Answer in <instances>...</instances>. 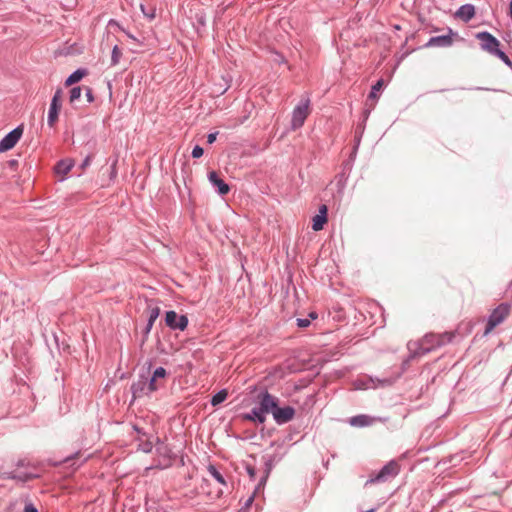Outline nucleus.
Segmentation results:
<instances>
[{"instance_id": "obj_1", "label": "nucleus", "mask_w": 512, "mask_h": 512, "mask_svg": "<svg viewBox=\"0 0 512 512\" xmlns=\"http://www.w3.org/2000/svg\"><path fill=\"white\" fill-rule=\"evenodd\" d=\"M257 398L258 405L254 407L249 413L244 414L243 418L258 423H264L266 421V415L269 413V410L274 408V396L268 391H263L258 395Z\"/></svg>"}, {"instance_id": "obj_2", "label": "nucleus", "mask_w": 512, "mask_h": 512, "mask_svg": "<svg viewBox=\"0 0 512 512\" xmlns=\"http://www.w3.org/2000/svg\"><path fill=\"white\" fill-rule=\"evenodd\" d=\"M454 338V333H427L418 343L417 354L425 355L437 348L450 343Z\"/></svg>"}, {"instance_id": "obj_3", "label": "nucleus", "mask_w": 512, "mask_h": 512, "mask_svg": "<svg viewBox=\"0 0 512 512\" xmlns=\"http://www.w3.org/2000/svg\"><path fill=\"white\" fill-rule=\"evenodd\" d=\"M476 39L480 41V47L482 50L489 54L501 59L507 66L511 67L512 62L506 53L499 49L500 41L494 37L491 33L483 31L476 34Z\"/></svg>"}, {"instance_id": "obj_4", "label": "nucleus", "mask_w": 512, "mask_h": 512, "mask_svg": "<svg viewBox=\"0 0 512 512\" xmlns=\"http://www.w3.org/2000/svg\"><path fill=\"white\" fill-rule=\"evenodd\" d=\"M400 472V465L397 461L391 460L384 465L376 474L371 475L366 485L373 483H383L395 478Z\"/></svg>"}, {"instance_id": "obj_5", "label": "nucleus", "mask_w": 512, "mask_h": 512, "mask_svg": "<svg viewBox=\"0 0 512 512\" xmlns=\"http://www.w3.org/2000/svg\"><path fill=\"white\" fill-rule=\"evenodd\" d=\"M511 305L509 303L499 304L489 315L484 334H489L495 327L500 325L510 314Z\"/></svg>"}, {"instance_id": "obj_6", "label": "nucleus", "mask_w": 512, "mask_h": 512, "mask_svg": "<svg viewBox=\"0 0 512 512\" xmlns=\"http://www.w3.org/2000/svg\"><path fill=\"white\" fill-rule=\"evenodd\" d=\"M5 478L14 479L21 482H26L28 480L39 477L38 472H36L35 467H30L29 464H26L24 460H20L17 463V468L9 473H5Z\"/></svg>"}, {"instance_id": "obj_7", "label": "nucleus", "mask_w": 512, "mask_h": 512, "mask_svg": "<svg viewBox=\"0 0 512 512\" xmlns=\"http://www.w3.org/2000/svg\"><path fill=\"white\" fill-rule=\"evenodd\" d=\"M310 113V99L307 97L306 99L301 100L293 109L292 118H291V129L297 130L304 125L305 120L307 119Z\"/></svg>"}, {"instance_id": "obj_8", "label": "nucleus", "mask_w": 512, "mask_h": 512, "mask_svg": "<svg viewBox=\"0 0 512 512\" xmlns=\"http://www.w3.org/2000/svg\"><path fill=\"white\" fill-rule=\"evenodd\" d=\"M275 405L274 408L269 410V413L272 414L274 421L279 424H285L291 421L295 415V409L291 406L279 407V400L274 396Z\"/></svg>"}, {"instance_id": "obj_9", "label": "nucleus", "mask_w": 512, "mask_h": 512, "mask_svg": "<svg viewBox=\"0 0 512 512\" xmlns=\"http://www.w3.org/2000/svg\"><path fill=\"white\" fill-rule=\"evenodd\" d=\"M62 90L58 89L52 97L50 107L48 110L47 124L49 127H54L58 121L59 112L61 109Z\"/></svg>"}, {"instance_id": "obj_10", "label": "nucleus", "mask_w": 512, "mask_h": 512, "mask_svg": "<svg viewBox=\"0 0 512 512\" xmlns=\"http://www.w3.org/2000/svg\"><path fill=\"white\" fill-rule=\"evenodd\" d=\"M166 325L173 330L183 331L187 328L188 318L185 315H178L175 311H167L165 316Z\"/></svg>"}, {"instance_id": "obj_11", "label": "nucleus", "mask_w": 512, "mask_h": 512, "mask_svg": "<svg viewBox=\"0 0 512 512\" xmlns=\"http://www.w3.org/2000/svg\"><path fill=\"white\" fill-rule=\"evenodd\" d=\"M23 134L22 126H18L10 131L1 141H0V152H5L12 149L17 142L20 140Z\"/></svg>"}, {"instance_id": "obj_12", "label": "nucleus", "mask_w": 512, "mask_h": 512, "mask_svg": "<svg viewBox=\"0 0 512 512\" xmlns=\"http://www.w3.org/2000/svg\"><path fill=\"white\" fill-rule=\"evenodd\" d=\"M9 510V512H38V509L26 496H20L11 502Z\"/></svg>"}, {"instance_id": "obj_13", "label": "nucleus", "mask_w": 512, "mask_h": 512, "mask_svg": "<svg viewBox=\"0 0 512 512\" xmlns=\"http://www.w3.org/2000/svg\"><path fill=\"white\" fill-rule=\"evenodd\" d=\"M455 33L451 28L448 29V34L431 37L424 45L426 48L430 47H450L453 44V35Z\"/></svg>"}, {"instance_id": "obj_14", "label": "nucleus", "mask_w": 512, "mask_h": 512, "mask_svg": "<svg viewBox=\"0 0 512 512\" xmlns=\"http://www.w3.org/2000/svg\"><path fill=\"white\" fill-rule=\"evenodd\" d=\"M208 180L220 195H226L230 191L229 185L219 177L217 172L210 171L208 173Z\"/></svg>"}, {"instance_id": "obj_15", "label": "nucleus", "mask_w": 512, "mask_h": 512, "mask_svg": "<svg viewBox=\"0 0 512 512\" xmlns=\"http://www.w3.org/2000/svg\"><path fill=\"white\" fill-rule=\"evenodd\" d=\"M455 16L464 22H469L475 16V7L472 4H464L460 6Z\"/></svg>"}, {"instance_id": "obj_16", "label": "nucleus", "mask_w": 512, "mask_h": 512, "mask_svg": "<svg viewBox=\"0 0 512 512\" xmlns=\"http://www.w3.org/2000/svg\"><path fill=\"white\" fill-rule=\"evenodd\" d=\"M147 386V377L144 376H141L137 382H134L131 386L134 398L149 395L150 392H148Z\"/></svg>"}, {"instance_id": "obj_17", "label": "nucleus", "mask_w": 512, "mask_h": 512, "mask_svg": "<svg viewBox=\"0 0 512 512\" xmlns=\"http://www.w3.org/2000/svg\"><path fill=\"white\" fill-rule=\"evenodd\" d=\"M312 228L314 231H319L323 229L324 224L327 221V207L326 205H322L319 208V214L315 215L312 219Z\"/></svg>"}, {"instance_id": "obj_18", "label": "nucleus", "mask_w": 512, "mask_h": 512, "mask_svg": "<svg viewBox=\"0 0 512 512\" xmlns=\"http://www.w3.org/2000/svg\"><path fill=\"white\" fill-rule=\"evenodd\" d=\"M108 26L110 27H117L120 31L125 33V35L134 43L136 47H140L144 45V37H136L135 35L131 34L129 31L125 30L116 20L111 19L108 22Z\"/></svg>"}, {"instance_id": "obj_19", "label": "nucleus", "mask_w": 512, "mask_h": 512, "mask_svg": "<svg viewBox=\"0 0 512 512\" xmlns=\"http://www.w3.org/2000/svg\"><path fill=\"white\" fill-rule=\"evenodd\" d=\"M349 423L352 426L365 427V426L372 425L374 423V418H372L368 415L362 414V415H357V416L350 418Z\"/></svg>"}, {"instance_id": "obj_20", "label": "nucleus", "mask_w": 512, "mask_h": 512, "mask_svg": "<svg viewBox=\"0 0 512 512\" xmlns=\"http://www.w3.org/2000/svg\"><path fill=\"white\" fill-rule=\"evenodd\" d=\"M160 314V308L157 306H148V320L145 328V332L149 333L153 327L154 322Z\"/></svg>"}, {"instance_id": "obj_21", "label": "nucleus", "mask_w": 512, "mask_h": 512, "mask_svg": "<svg viewBox=\"0 0 512 512\" xmlns=\"http://www.w3.org/2000/svg\"><path fill=\"white\" fill-rule=\"evenodd\" d=\"M74 166V161L72 159L61 160L57 163L55 167V172L57 174L66 175L72 167Z\"/></svg>"}, {"instance_id": "obj_22", "label": "nucleus", "mask_w": 512, "mask_h": 512, "mask_svg": "<svg viewBox=\"0 0 512 512\" xmlns=\"http://www.w3.org/2000/svg\"><path fill=\"white\" fill-rule=\"evenodd\" d=\"M268 474H269V470L266 471L265 475L261 478L259 484L255 487V491L254 493L246 500L244 506H243V509H250L251 508V504L254 500V497H255V494L260 492V490L263 488V486L265 485V482L268 478Z\"/></svg>"}, {"instance_id": "obj_23", "label": "nucleus", "mask_w": 512, "mask_h": 512, "mask_svg": "<svg viewBox=\"0 0 512 512\" xmlns=\"http://www.w3.org/2000/svg\"><path fill=\"white\" fill-rule=\"evenodd\" d=\"M367 381L369 382V384H367L365 386V388H377V387H385V386H390L392 385L393 381L392 379L390 378H385V379H374L372 377H369L367 379Z\"/></svg>"}, {"instance_id": "obj_24", "label": "nucleus", "mask_w": 512, "mask_h": 512, "mask_svg": "<svg viewBox=\"0 0 512 512\" xmlns=\"http://www.w3.org/2000/svg\"><path fill=\"white\" fill-rule=\"evenodd\" d=\"M85 75H86V70L77 69L72 74H70L69 77L65 80V85L71 86L74 83L79 82Z\"/></svg>"}, {"instance_id": "obj_25", "label": "nucleus", "mask_w": 512, "mask_h": 512, "mask_svg": "<svg viewBox=\"0 0 512 512\" xmlns=\"http://www.w3.org/2000/svg\"><path fill=\"white\" fill-rule=\"evenodd\" d=\"M121 57H122L121 49L118 47V45H114V47L112 48V53H111L110 66L114 67V66L118 65Z\"/></svg>"}, {"instance_id": "obj_26", "label": "nucleus", "mask_w": 512, "mask_h": 512, "mask_svg": "<svg viewBox=\"0 0 512 512\" xmlns=\"http://www.w3.org/2000/svg\"><path fill=\"white\" fill-rule=\"evenodd\" d=\"M384 85V80L383 79H379L371 88V91L369 93V96L368 98L369 99H373V100H377L378 99V92L382 89Z\"/></svg>"}, {"instance_id": "obj_27", "label": "nucleus", "mask_w": 512, "mask_h": 512, "mask_svg": "<svg viewBox=\"0 0 512 512\" xmlns=\"http://www.w3.org/2000/svg\"><path fill=\"white\" fill-rule=\"evenodd\" d=\"M227 396H228V393L226 390H224V389L220 390L215 395H213V397L211 399V404L213 406H217L220 403L224 402L226 400Z\"/></svg>"}, {"instance_id": "obj_28", "label": "nucleus", "mask_w": 512, "mask_h": 512, "mask_svg": "<svg viewBox=\"0 0 512 512\" xmlns=\"http://www.w3.org/2000/svg\"><path fill=\"white\" fill-rule=\"evenodd\" d=\"M208 471L210 473V475L217 481L219 482L220 484H225V480H224V477L222 476V474L216 469V467L210 465L208 467Z\"/></svg>"}, {"instance_id": "obj_29", "label": "nucleus", "mask_w": 512, "mask_h": 512, "mask_svg": "<svg viewBox=\"0 0 512 512\" xmlns=\"http://www.w3.org/2000/svg\"><path fill=\"white\" fill-rule=\"evenodd\" d=\"M81 94H82V89L81 87L77 86V87H73L71 90H70V95H69V101L70 103H73L75 102L76 100H78L80 97H81Z\"/></svg>"}, {"instance_id": "obj_30", "label": "nucleus", "mask_w": 512, "mask_h": 512, "mask_svg": "<svg viewBox=\"0 0 512 512\" xmlns=\"http://www.w3.org/2000/svg\"><path fill=\"white\" fill-rule=\"evenodd\" d=\"M147 389H148V392L150 393H153L155 391L158 390L159 386L157 384V380L154 379V377H150L149 379L147 378Z\"/></svg>"}, {"instance_id": "obj_31", "label": "nucleus", "mask_w": 512, "mask_h": 512, "mask_svg": "<svg viewBox=\"0 0 512 512\" xmlns=\"http://www.w3.org/2000/svg\"><path fill=\"white\" fill-rule=\"evenodd\" d=\"M166 370L163 367H158L155 369L152 377L158 381V379H163L166 376Z\"/></svg>"}, {"instance_id": "obj_32", "label": "nucleus", "mask_w": 512, "mask_h": 512, "mask_svg": "<svg viewBox=\"0 0 512 512\" xmlns=\"http://www.w3.org/2000/svg\"><path fill=\"white\" fill-rule=\"evenodd\" d=\"M296 322L299 328H306L311 323L309 318H298Z\"/></svg>"}, {"instance_id": "obj_33", "label": "nucleus", "mask_w": 512, "mask_h": 512, "mask_svg": "<svg viewBox=\"0 0 512 512\" xmlns=\"http://www.w3.org/2000/svg\"><path fill=\"white\" fill-rule=\"evenodd\" d=\"M204 153V150L202 147L196 145L192 150V157L193 158H200Z\"/></svg>"}, {"instance_id": "obj_34", "label": "nucleus", "mask_w": 512, "mask_h": 512, "mask_svg": "<svg viewBox=\"0 0 512 512\" xmlns=\"http://www.w3.org/2000/svg\"><path fill=\"white\" fill-rule=\"evenodd\" d=\"M91 161H92V155H87L85 157V159L83 160V162L81 163L80 168L82 170L86 169L91 164Z\"/></svg>"}, {"instance_id": "obj_35", "label": "nucleus", "mask_w": 512, "mask_h": 512, "mask_svg": "<svg viewBox=\"0 0 512 512\" xmlns=\"http://www.w3.org/2000/svg\"><path fill=\"white\" fill-rule=\"evenodd\" d=\"M140 8H141V10H142L143 14H144L147 18H149V19H153V18L155 17V10H154V9H152V10H151V12H150V13H148V12H145V6H144L143 4H141V5H140Z\"/></svg>"}, {"instance_id": "obj_36", "label": "nucleus", "mask_w": 512, "mask_h": 512, "mask_svg": "<svg viewBox=\"0 0 512 512\" xmlns=\"http://www.w3.org/2000/svg\"><path fill=\"white\" fill-rule=\"evenodd\" d=\"M217 135H218V132L209 133L207 135V142L209 144H213L216 141Z\"/></svg>"}, {"instance_id": "obj_37", "label": "nucleus", "mask_w": 512, "mask_h": 512, "mask_svg": "<svg viewBox=\"0 0 512 512\" xmlns=\"http://www.w3.org/2000/svg\"><path fill=\"white\" fill-rule=\"evenodd\" d=\"M86 97H87L88 102L91 103V102L94 101L93 92H92V89L90 87L86 88Z\"/></svg>"}, {"instance_id": "obj_38", "label": "nucleus", "mask_w": 512, "mask_h": 512, "mask_svg": "<svg viewBox=\"0 0 512 512\" xmlns=\"http://www.w3.org/2000/svg\"><path fill=\"white\" fill-rule=\"evenodd\" d=\"M246 470H247V473L250 476V478L252 480H254L255 479V475H256L255 469L252 466H247Z\"/></svg>"}, {"instance_id": "obj_39", "label": "nucleus", "mask_w": 512, "mask_h": 512, "mask_svg": "<svg viewBox=\"0 0 512 512\" xmlns=\"http://www.w3.org/2000/svg\"><path fill=\"white\" fill-rule=\"evenodd\" d=\"M275 55V58H274V61L281 64V63H284L285 62V59L282 55L278 54V53H274Z\"/></svg>"}, {"instance_id": "obj_40", "label": "nucleus", "mask_w": 512, "mask_h": 512, "mask_svg": "<svg viewBox=\"0 0 512 512\" xmlns=\"http://www.w3.org/2000/svg\"><path fill=\"white\" fill-rule=\"evenodd\" d=\"M318 317L317 313L316 312H310L309 315H308V318L311 320H314Z\"/></svg>"}, {"instance_id": "obj_41", "label": "nucleus", "mask_w": 512, "mask_h": 512, "mask_svg": "<svg viewBox=\"0 0 512 512\" xmlns=\"http://www.w3.org/2000/svg\"><path fill=\"white\" fill-rule=\"evenodd\" d=\"M509 16L511 17L512 19V0L510 1L509 3Z\"/></svg>"}, {"instance_id": "obj_42", "label": "nucleus", "mask_w": 512, "mask_h": 512, "mask_svg": "<svg viewBox=\"0 0 512 512\" xmlns=\"http://www.w3.org/2000/svg\"><path fill=\"white\" fill-rule=\"evenodd\" d=\"M366 512H374V509H369Z\"/></svg>"}]
</instances>
